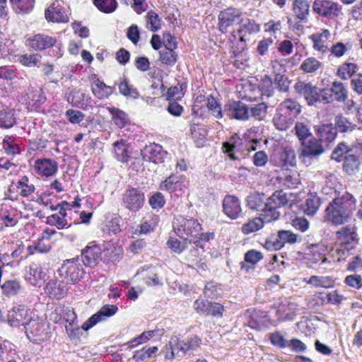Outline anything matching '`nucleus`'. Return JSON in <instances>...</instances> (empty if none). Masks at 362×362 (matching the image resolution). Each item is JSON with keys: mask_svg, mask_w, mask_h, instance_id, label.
<instances>
[{"mask_svg": "<svg viewBox=\"0 0 362 362\" xmlns=\"http://www.w3.org/2000/svg\"><path fill=\"white\" fill-rule=\"evenodd\" d=\"M181 187L182 182L180 181V177L171 175L161 182L160 189L171 192L177 189H181Z\"/></svg>", "mask_w": 362, "mask_h": 362, "instance_id": "43", "label": "nucleus"}, {"mask_svg": "<svg viewBox=\"0 0 362 362\" xmlns=\"http://www.w3.org/2000/svg\"><path fill=\"white\" fill-rule=\"evenodd\" d=\"M238 142H240V139L232 136L228 141L223 144V152L228 153L230 158L233 160L239 159L236 156Z\"/></svg>", "mask_w": 362, "mask_h": 362, "instance_id": "54", "label": "nucleus"}, {"mask_svg": "<svg viewBox=\"0 0 362 362\" xmlns=\"http://www.w3.org/2000/svg\"><path fill=\"white\" fill-rule=\"evenodd\" d=\"M168 247L175 253L181 254L188 248V241H182L176 238L170 237L167 241Z\"/></svg>", "mask_w": 362, "mask_h": 362, "instance_id": "55", "label": "nucleus"}, {"mask_svg": "<svg viewBox=\"0 0 362 362\" xmlns=\"http://www.w3.org/2000/svg\"><path fill=\"white\" fill-rule=\"evenodd\" d=\"M290 81L288 78L283 74H276L274 77V88H276L279 91L286 93L289 90L290 87Z\"/></svg>", "mask_w": 362, "mask_h": 362, "instance_id": "58", "label": "nucleus"}, {"mask_svg": "<svg viewBox=\"0 0 362 362\" xmlns=\"http://www.w3.org/2000/svg\"><path fill=\"white\" fill-rule=\"evenodd\" d=\"M166 153V151L163 149V147L156 144L146 146L141 151L143 159L146 161L153 162L154 163H163Z\"/></svg>", "mask_w": 362, "mask_h": 362, "instance_id": "18", "label": "nucleus"}, {"mask_svg": "<svg viewBox=\"0 0 362 362\" xmlns=\"http://www.w3.org/2000/svg\"><path fill=\"white\" fill-rule=\"evenodd\" d=\"M21 288V286L20 283L16 280H8L1 286V289L4 295L8 297L16 295Z\"/></svg>", "mask_w": 362, "mask_h": 362, "instance_id": "49", "label": "nucleus"}, {"mask_svg": "<svg viewBox=\"0 0 362 362\" xmlns=\"http://www.w3.org/2000/svg\"><path fill=\"white\" fill-rule=\"evenodd\" d=\"M320 206V199L317 196H310L305 200V213L309 216L315 214Z\"/></svg>", "mask_w": 362, "mask_h": 362, "instance_id": "56", "label": "nucleus"}, {"mask_svg": "<svg viewBox=\"0 0 362 362\" xmlns=\"http://www.w3.org/2000/svg\"><path fill=\"white\" fill-rule=\"evenodd\" d=\"M268 106L264 103L255 105L250 110L251 115L257 120H262L267 114Z\"/></svg>", "mask_w": 362, "mask_h": 362, "instance_id": "62", "label": "nucleus"}, {"mask_svg": "<svg viewBox=\"0 0 362 362\" xmlns=\"http://www.w3.org/2000/svg\"><path fill=\"white\" fill-rule=\"evenodd\" d=\"M247 40V37H245L244 36H239V40L236 42V44L234 46H232L231 49L233 50V56L235 58V64H237L240 60V64H243V61L246 62L247 60L246 54L245 53V50L247 47L246 41Z\"/></svg>", "mask_w": 362, "mask_h": 362, "instance_id": "31", "label": "nucleus"}, {"mask_svg": "<svg viewBox=\"0 0 362 362\" xmlns=\"http://www.w3.org/2000/svg\"><path fill=\"white\" fill-rule=\"evenodd\" d=\"M104 255L111 262H118L122 257L123 248L112 242L107 243L103 250Z\"/></svg>", "mask_w": 362, "mask_h": 362, "instance_id": "29", "label": "nucleus"}, {"mask_svg": "<svg viewBox=\"0 0 362 362\" xmlns=\"http://www.w3.org/2000/svg\"><path fill=\"white\" fill-rule=\"evenodd\" d=\"M107 110L112 116L114 124L119 128H124L129 122L127 114L123 110L115 107H107Z\"/></svg>", "mask_w": 362, "mask_h": 362, "instance_id": "35", "label": "nucleus"}, {"mask_svg": "<svg viewBox=\"0 0 362 362\" xmlns=\"http://www.w3.org/2000/svg\"><path fill=\"white\" fill-rule=\"evenodd\" d=\"M144 203V193L139 188H128L122 194L123 206L132 212L139 211L143 207Z\"/></svg>", "mask_w": 362, "mask_h": 362, "instance_id": "7", "label": "nucleus"}, {"mask_svg": "<svg viewBox=\"0 0 362 362\" xmlns=\"http://www.w3.org/2000/svg\"><path fill=\"white\" fill-rule=\"evenodd\" d=\"M63 1L54 0L52 4L45 10V18L48 21L57 23H66L69 17L66 14Z\"/></svg>", "mask_w": 362, "mask_h": 362, "instance_id": "13", "label": "nucleus"}, {"mask_svg": "<svg viewBox=\"0 0 362 362\" xmlns=\"http://www.w3.org/2000/svg\"><path fill=\"white\" fill-rule=\"evenodd\" d=\"M301 240L300 236L288 230H279L276 235H272L264 243L269 250H279L286 244H294Z\"/></svg>", "mask_w": 362, "mask_h": 362, "instance_id": "5", "label": "nucleus"}, {"mask_svg": "<svg viewBox=\"0 0 362 362\" xmlns=\"http://www.w3.org/2000/svg\"><path fill=\"white\" fill-rule=\"evenodd\" d=\"M246 206L251 210H259L264 206V194L257 192H251L245 199Z\"/></svg>", "mask_w": 362, "mask_h": 362, "instance_id": "34", "label": "nucleus"}, {"mask_svg": "<svg viewBox=\"0 0 362 362\" xmlns=\"http://www.w3.org/2000/svg\"><path fill=\"white\" fill-rule=\"evenodd\" d=\"M29 310L23 305L13 307L8 314V321L13 327H18L25 324L30 320Z\"/></svg>", "mask_w": 362, "mask_h": 362, "instance_id": "16", "label": "nucleus"}, {"mask_svg": "<svg viewBox=\"0 0 362 362\" xmlns=\"http://www.w3.org/2000/svg\"><path fill=\"white\" fill-rule=\"evenodd\" d=\"M242 18V13L235 8H227L221 11L218 15V28L222 33L227 31V28L235 23H239Z\"/></svg>", "mask_w": 362, "mask_h": 362, "instance_id": "10", "label": "nucleus"}, {"mask_svg": "<svg viewBox=\"0 0 362 362\" xmlns=\"http://www.w3.org/2000/svg\"><path fill=\"white\" fill-rule=\"evenodd\" d=\"M35 5V0H21L14 7L15 11L20 13H28L31 11Z\"/></svg>", "mask_w": 362, "mask_h": 362, "instance_id": "64", "label": "nucleus"}, {"mask_svg": "<svg viewBox=\"0 0 362 362\" xmlns=\"http://www.w3.org/2000/svg\"><path fill=\"white\" fill-rule=\"evenodd\" d=\"M27 42L28 45L31 48L42 51L54 46L57 42V40L55 37L40 33L29 37L27 39Z\"/></svg>", "mask_w": 362, "mask_h": 362, "instance_id": "19", "label": "nucleus"}, {"mask_svg": "<svg viewBox=\"0 0 362 362\" xmlns=\"http://www.w3.org/2000/svg\"><path fill=\"white\" fill-rule=\"evenodd\" d=\"M229 115L239 120H246L250 117L249 108L241 101H233L225 106Z\"/></svg>", "mask_w": 362, "mask_h": 362, "instance_id": "24", "label": "nucleus"}, {"mask_svg": "<svg viewBox=\"0 0 362 362\" xmlns=\"http://www.w3.org/2000/svg\"><path fill=\"white\" fill-rule=\"evenodd\" d=\"M94 5L105 13L114 12L117 8L116 0H93Z\"/></svg>", "mask_w": 362, "mask_h": 362, "instance_id": "53", "label": "nucleus"}, {"mask_svg": "<svg viewBox=\"0 0 362 362\" xmlns=\"http://www.w3.org/2000/svg\"><path fill=\"white\" fill-rule=\"evenodd\" d=\"M356 203L354 196L346 192L334 197L325 209V220L334 226L347 223L356 209Z\"/></svg>", "mask_w": 362, "mask_h": 362, "instance_id": "1", "label": "nucleus"}, {"mask_svg": "<svg viewBox=\"0 0 362 362\" xmlns=\"http://www.w3.org/2000/svg\"><path fill=\"white\" fill-rule=\"evenodd\" d=\"M102 259L101 249L96 245L86 246L81 252V261L83 265L95 267Z\"/></svg>", "mask_w": 362, "mask_h": 362, "instance_id": "20", "label": "nucleus"}, {"mask_svg": "<svg viewBox=\"0 0 362 362\" xmlns=\"http://www.w3.org/2000/svg\"><path fill=\"white\" fill-rule=\"evenodd\" d=\"M223 212L232 220L238 218L242 213L240 199L234 195H226L222 202Z\"/></svg>", "mask_w": 362, "mask_h": 362, "instance_id": "14", "label": "nucleus"}, {"mask_svg": "<svg viewBox=\"0 0 362 362\" xmlns=\"http://www.w3.org/2000/svg\"><path fill=\"white\" fill-rule=\"evenodd\" d=\"M194 309L197 313L214 317H221L223 310V306L217 303H211L207 300L199 298L193 304Z\"/></svg>", "mask_w": 362, "mask_h": 362, "instance_id": "12", "label": "nucleus"}, {"mask_svg": "<svg viewBox=\"0 0 362 362\" xmlns=\"http://www.w3.org/2000/svg\"><path fill=\"white\" fill-rule=\"evenodd\" d=\"M259 88L263 96L270 98L274 95L275 88L274 81L267 75H265L262 78Z\"/></svg>", "mask_w": 362, "mask_h": 362, "instance_id": "46", "label": "nucleus"}, {"mask_svg": "<svg viewBox=\"0 0 362 362\" xmlns=\"http://www.w3.org/2000/svg\"><path fill=\"white\" fill-rule=\"evenodd\" d=\"M3 147L8 155H16L20 153V148L12 136H5L3 140Z\"/></svg>", "mask_w": 362, "mask_h": 362, "instance_id": "57", "label": "nucleus"}, {"mask_svg": "<svg viewBox=\"0 0 362 362\" xmlns=\"http://www.w3.org/2000/svg\"><path fill=\"white\" fill-rule=\"evenodd\" d=\"M157 332L156 330H149L147 332H144L139 336L134 338L132 340L128 342V345L129 347H134L136 345L146 343L151 338L155 336V334Z\"/></svg>", "mask_w": 362, "mask_h": 362, "instance_id": "61", "label": "nucleus"}, {"mask_svg": "<svg viewBox=\"0 0 362 362\" xmlns=\"http://www.w3.org/2000/svg\"><path fill=\"white\" fill-rule=\"evenodd\" d=\"M59 276L64 277L66 282H76L82 279L85 274L83 264L78 259H66L57 271Z\"/></svg>", "mask_w": 362, "mask_h": 362, "instance_id": "6", "label": "nucleus"}, {"mask_svg": "<svg viewBox=\"0 0 362 362\" xmlns=\"http://www.w3.org/2000/svg\"><path fill=\"white\" fill-rule=\"evenodd\" d=\"M148 28L153 32L158 30L161 27V20L154 11H150L146 15Z\"/></svg>", "mask_w": 362, "mask_h": 362, "instance_id": "59", "label": "nucleus"}, {"mask_svg": "<svg viewBox=\"0 0 362 362\" xmlns=\"http://www.w3.org/2000/svg\"><path fill=\"white\" fill-rule=\"evenodd\" d=\"M118 310L115 305H105L99 311L90 317L81 326V328L87 331L96 325L98 322L105 320L107 317L114 315Z\"/></svg>", "mask_w": 362, "mask_h": 362, "instance_id": "11", "label": "nucleus"}, {"mask_svg": "<svg viewBox=\"0 0 362 362\" xmlns=\"http://www.w3.org/2000/svg\"><path fill=\"white\" fill-rule=\"evenodd\" d=\"M358 241L357 228L355 225H346L338 230L336 232V252L339 259H344L349 252L356 247Z\"/></svg>", "mask_w": 362, "mask_h": 362, "instance_id": "3", "label": "nucleus"}, {"mask_svg": "<svg viewBox=\"0 0 362 362\" xmlns=\"http://www.w3.org/2000/svg\"><path fill=\"white\" fill-rule=\"evenodd\" d=\"M334 126L336 129L337 132L346 133L351 132L356 129V124H354L348 119L346 117L342 115H337L334 117Z\"/></svg>", "mask_w": 362, "mask_h": 362, "instance_id": "33", "label": "nucleus"}, {"mask_svg": "<svg viewBox=\"0 0 362 362\" xmlns=\"http://www.w3.org/2000/svg\"><path fill=\"white\" fill-rule=\"evenodd\" d=\"M118 86L119 93L122 95L132 99H137L139 97L137 90L129 84L127 78L121 81Z\"/></svg>", "mask_w": 362, "mask_h": 362, "instance_id": "51", "label": "nucleus"}, {"mask_svg": "<svg viewBox=\"0 0 362 362\" xmlns=\"http://www.w3.org/2000/svg\"><path fill=\"white\" fill-rule=\"evenodd\" d=\"M359 165L358 158L354 154H349L344 158L343 168L346 173L351 175L358 171Z\"/></svg>", "mask_w": 362, "mask_h": 362, "instance_id": "44", "label": "nucleus"}, {"mask_svg": "<svg viewBox=\"0 0 362 362\" xmlns=\"http://www.w3.org/2000/svg\"><path fill=\"white\" fill-rule=\"evenodd\" d=\"M14 110L5 108L0 110V127L10 128L16 124Z\"/></svg>", "mask_w": 362, "mask_h": 362, "instance_id": "41", "label": "nucleus"}, {"mask_svg": "<svg viewBox=\"0 0 362 362\" xmlns=\"http://www.w3.org/2000/svg\"><path fill=\"white\" fill-rule=\"evenodd\" d=\"M314 129L316 136L322 143H330L336 139L337 135V132L333 124L315 125Z\"/></svg>", "mask_w": 362, "mask_h": 362, "instance_id": "23", "label": "nucleus"}, {"mask_svg": "<svg viewBox=\"0 0 362 362\" xmlns=\"http://www.w3.org/2000/svg\"><path fill=\"white\" fill-rule=\"evenodd\" d=\"M301 112V105L293 99H286L276 109L272 118L274 127L281 132L289 129Z\"/></svg>", "mask_w": 362, "mask_h": 362, "instance_id": "2", "label": "nucleus"}, {"mask_svg": "<svg viewBox=\"0 0 362 362\" xmlns=\"http://www.w3.org/2000/svg\"><path fill=\"white\" fill-rule=\"evenodd\" d=\"M269 339L272 345L279 349H284L288 346V340L286 339L279 332L271 333Z\"/></svg>", "mask_w": 362, "mask_h": 362, "instance_id": "63", "label": "nucleus"}, {"mask_svg": "<svg viewBox=\"0 0 362 362\" xmlns=\"http://www.w3.org/2000/svg\"><path fill=\"white\" fill-rule=\"evenodd\" d=\"M322 64L314 57H309L303 61L300 65V69L306 73L316 71L321 66Z\"/></svg>", "mask_w": 362, "mask_h": 362, "instance_id": "60", "label": "nucleus"}, {"mask_svg": "<svg viewBox=\"0 0 362 362\" xmlns=\"http://www.w3.org/2000/svg\"><path fill=\"white\" fill-rule=\"evenodd\" d=\"M240 27L238 29V34L239 36H244L247 37L248 35L256 33L259 30V26L252 20L249 18H241L240 22Z\"/></svg>", "mask_w": 362, "mask_h": 362, "instance_id": "32", "label": "nucleus"}, {"mask_svg": "<svg viewBox=\"0 0 362 362\" xmlns=\"http://www.w3.org/2000/svg\"><path fill=\"white\" fill-rule=\"evenodd\" d=\"M34 168L40 175L49 177L57 173L58 164L55 160L49 158L37 159L35 162Z\"/></svg>", "mask_w": 362, "mask_h": 362, "instance_id": "22", "label": "nucleus"}, {"mask_svg": "<svg viewBox=\"0 0 362 362\" xmlns=\"http://www.w3.org/2000/svg\"><path fill=\"white\" fill-rule=\"evenodd\" d=\"M115 158L119 162L127 163L130 156L129 145L124 139L116 141L112 144Z\"/></svg>", "mask_w": 362, "mask_h": 362, "instance_id": "26", "label": "nucleus"}, {"mask_svg": "<svg viewBox=\"0 0 362 362\" xmlns=\"http://www.w3.org/2000/svg\"><path fill=\"white\" fill-rule=\"evenodd\" d=\"M159 60L166 66H173L177 62V54L174 49H163L159 52Z\"/></svg>", "mask_w": 362, "mask_h": 362, "instance_id": "47", "label": "nucleus"}, {"mask_svg": "<svg viewBox=\"0 0 362 362\" xmlns=\"http://www.w3.org/2000/svg\"><path fill=\"white\" fill-rule=\"evenodd\" d=\"M329 91L332 96H334V99L339 102H344L348 98V91L344 83L340 81H334Z\"/></svg>", "mask_w": 362, "mask_h": 362, "instance_id": "39", "label": "nucleus"}, {"mask_svg": "<svg viewBox=\"0 0 362 362\" xmlns=\"http://www.w3.org/2000/svg\"><path fill=\"white\" fill-rule=\"evenodd\" d=\"M280 163L282 167H293L296 164L295 151L291 147H285L280 153Z\"/></svg>", "mask_w": 362, "mask_h": 362, "instance_id": "40", "label": "nucleus"}, {"mask_svg": "<svg viewBox=\"0 0 362 362\" xmlns=\"http://www.w3.org/2000/svg\"><path fill=\"white\" fill-rule=\"evenodd\" d=\"M173 229L176 235L185 240H191L197 237L202 230V225L197 219L178 217L173 223Z\"/></svg>", "mask_w": 362, "mask_h": 362, "instance_id": "4", "label": "nucleus"}, {"mask_svg": "<svg viewBox=\"0 0 362 362\" xmlns=\"http://www.w3.org/2000/svg\"><path fill=\"white\" fill-rule=\"evenodd\" d=\"M294 130L295 134L301 143L312 135L308 123L304 121L296 122Z\"/></svg>", "mask_w": 362, "mask_h": 362, "instance_id": "45", "label": "nucleus"}, {"mask_svg": "<svg viewBox=\"0 0 362 362\" xmlns=\"http://www.w3.org/2000/svg\"><path fill=\"white\" fill-rule=\"evenodd\" d=\"M158 349L157 346H145L140 350H137L134 352L132 357L135 362H140L150 358L154 354L158 351Z\"/></svg>", "mask_w": 362, "mask_h": 362, "instance_id": "48", "label": "nucleus"}, {"mask_svg": "<svg viewBox=\"0 0 362 362\" xmlns=\"http://www.w3.org/2000/svg\"><path fill=\"white\" fill-rule=\"evenodd\" d=\"M341 189V185L338 182L336 175L330 174L325 178V185L322 188L323 194L334 197L339 196V191Z\"/></svg>", "mask_w": 362, "mask_h": 362, "instance_id": "28", "label": "nucleus"}, {"mask_svg": "<svg viewBox=\"0 0 362 362\" xmlns=\"http://www.w3.org/2000/svg\"><path fill=\"white\" fill-rule=\"evenodd\" d=\"M67 284L66 281L51 279L47 282L45 290L50 298L62 299L67 293Z\"/></svg>", "mask_w": 362, "mask_h": 362, "instance_id": "21", "label": "nucleus"}, {"mask_svg": "<svg viewBox=\"0 0 362 362\" xmlns=\"http://www.w3.org/2000/svg\"><path fill=\"white\" fill-rule=\"evenodd\" d=\"M358 66L351 62H345L340 65L337 69V76L343 80H348L353 78L357 71Z\"/></svg>", "mask_w": 362, "mask_h": 362, "instance_id": "38", "label": "nucleus"}, {"mask_svg": "<svg viewBox=\"0 0 362 362\" xmlns=\"http://www.w3.org/2000/svg\"><path fill=\"white\" fill-rule=\"evenodd\" d=\"M313 8L320 16L334 19L341 14L342 7L338 3L331 0H315Z\"/></svg>", "mask_w": 362, "mask_h": 362, "instance_id": "8", "label": "nucleus"}, {"mask_svg": "<svg viewBox=\"0 0 362 362\" xmlns=\"http://www.w3.org/2000/svg\"><path fill=\"white\" fill-rule=\"evenodd\" d=\"M165 348V358L167 359L172 360L175 358L176 356H179L180 352L183 354H186L183 341H179L177 337H171Z\"/></svg>", "mask_w": 362, "mask_h": 362, "instance_id": "27", "label": "nucleus"}, {"mask_svg": "<svg viewBox=\"0 0 362 362\" xmlns=\"http://www.w3.org/2000/svg\"><path fill=\"white\" fill-rule=\"evenodd\" d=\"M263 226L264 221L260 218H255L244 223L242 226L241 230L243 234L248 235L260 230Z\"/></svg>", "mask_w": 362, "mask_h": 362, "instance_id": "52", "label": "nucleus"}, {"mask_svg": "<svg viewBox=\"0 0 362 362\" xmlns=\"http://www.w3.org/2000/svg\"><path fill=\"white\" fill-rule=\"evenodd\" d=\"M47 277L45 268L39 262H33L29 267L27 279L33 285H37L40 280L45 281Z\"/></svg>", "mask_w": 362, "mask_h": 362, "instance_id": "25", "label": "nucleus"}, {"mask_svg": "<svg viewBox=\"0 0 362 362\" xmlns=\"http://www.w3.org/2000/svg\"><path fill=\"white\" fill-rule=\"evenodd\" d=\"M305 100L308 105H314L317 103L323 104L329 103L333 101V97L329 90L319 88L316 86L313 85Z\"/></svg>", "mask_w": 362, "mask_h": 362, "instance_id": "15", "label": "nucleus"}, {"mask_svg": "<svg viewBox=\"0 0 362 362\" xmlns=\"http://www.w3.org/2000/svg\"><path fill=\"white\" fill-rule=\"evenodd\" d=\"M301 144L302 151L300 157L317 158L325 151L322 142L315 137H311L307 141H303Z\"/></svg>", "mask_w": 362, "mask_h": 362, "instance_id": "17", "label": "nucleus"}, {"mask_svg": "<svg viewBox=\"0 0 362 362\" xmlns=\"http://www.w3.org/2000/svg\"><path fill=\"white\" fill-rule=\"evenodd\" d=\"M293 11L298 19L306 22L310 12V4L307 0H295L293 3Z\"/></svg>", "mask_w": 362, "mask_h": 362, "instance_id": "30", "label": "nucleus"}, {"mask_svg": "<svg viewBox=\"0 0 362 362\" xmlns=\"http://www.w3.org/2000/svg\"><path fill=\"white\" fill-rule=\"evenodd\" d=\"M278 208L268 202L267 201L265 202L264 208H262L261 216L259 217L264 221V223H269L273 221L277 220L279 217V212L278 211Z\"/></svg>", "mask_w": 362, "mask_h": 362, "instance_id": "36", "label": "nucleus"}, {"mask_svg": "<svg viewBox=\"0 0 362 362\" xmlns=\"http://www.w3.org/2000/svg\"><path fill=\"white\" fill-rule=\"evenodd\" d=\"M247 325L250 327L256 330L266 329L267 327V316L264 313H261V315H259L255 312L251 315Z\"/></svg>", "mask_w": 362, "mask_h": 362, "instance_id": "37", "label": "nucleus"}, {"mask_svg": "<svg viewBox=\"0 0 362 362\" xmlns=\"http://www.w3.org/2000/svg\"><path fill=\"white\" fill-rule=\"evenodd\" d=\"M27 337L33 342L40 343L48 337L47 326L42 322L30 320L25 325Z\"/></svg>", "mask_w": 362, "mask_h": 362, "instance_id": "9", "label": "nucleus"}, {"mask_svg": "<svg viewBox=\"0 0 362 362\" xmlns=\"http://www.w3.org/2000/svg\"><path fill=\"white\" fill-rule=\"evenodd\" d=\"M267 201L279 209L288 204V198L286 192L279 190L274 192Z\"/></svg>", "mask_w": 362, "mask_h": 362, "instance_id": "50", "label": "nucleus"}, {"mask_svg": "<svg viewBox=\"0 0 362 362\" xmlns=\"http://www.w3.org/2000/svg\"><path fill=\"white\" fill-rule=\"evenodd\" d=\"M307 284L315 287L332 288L334 286V280L330 276H311Z\"/></svg>", "mask_w": 362, "mask_h": 362, "instance_id": "42", "label": "nucleus"}]
</instances>
